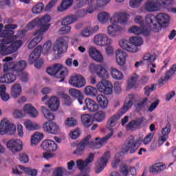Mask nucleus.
Segmentation results:
<instances>
[{"label":"nucleus","instance_id":"nucleus-1","mask_svg":"<svg viewBox=\"0 0 176 176\" xmlns=\"http://www.w3.org/2000/svg\"><path fill=\"white\" fill-rule=\"evenodd\" d=\"M17 27V25H6L5 30L0 33V42H2L4 56L17 52L23 46V41L16 40L17 36H14L13 30H16Z\"/></svg>","mask_w":176,"mask_h":176},{"label":"nucleus","instance_id":"nucleus-2","mask_svg":"<svg viewBox=\"0 0 176 176\" xmlns=\"http://www.w3.org/2000/svg\"><path fill=\"white\" fill-rule=\"evenodd\" d=\"M135 97L134 96V94H129L126 100L124 102L123 107L118 111L117 114H114L113 116H111L109 120H107V129L110 131V133H108L105 137L102 138V139H100V138H96V145H104L109 138H111L112 135H113V131L114 129L113 127H116V126H118V120L133 107V104H134V100Z\"/></svg>","mask_w":176,"mask_h":176},{"label":"nucleus","instance_id":"nucleus-3","mask_svg":"<svg viewBox=\"0 0 176 176\" xmlns=\"http://www.w3.org/2000/svg\"><path fill=\"white\" fill-rule=\"evenodd\" d=\"M50 16L45 14L41 18H35L32 20L29 24L27 25L28 30H34L35 27L38 30L34 33L35 38H34L28 44V49H33L42 41L43 38V32H46L50 28Z\"/></svg>","mask_w":176,"mask_h":176},{"label":"nucleus","instance_id":"nucleus-4","mask_svg":"<svg viewBox=\"0 0 176 176\" xmlns=\"http://www.w3.org/2000/svg\"><path fill=\"white\" fill-rule=\"evenodd\" d=\"M168 21H170V16L165 13H160L156 16L152 14L146 16V23L153 32H160L162 28L168 27Z\"/></svg>","mask_w":176,"mask_h":176},{"label":"nucleus","instance_id":"nucleus-5","mask_svg":"<svg viewBox=\"0 0 176 176\" xmlns=\"http://www.w3.org/2000/svg\"><path fill=\"white\" fill-rule=\"evenodd\" d=\"M129 15L126 12H116L110 19L111 25H109L107 28V34L110 36H116L118 32H122L123 28L118 25L117 24H127Z\"/></svg>","mask_w":176,"mask_h":176},{"label":"nucleus","instance_id":"nucleus-6","mask_svg":"<svg viewBox=\"0 0 176 176\" xmlns=\"http://www.w3.org/2000/svg\"><path fill=\"white\" fill-rule=\"evenodd\" d=\"M41 111L45 119L48 120L43 125L44 131L48 133V134H58L60 133V126L56 122H53L56 119L54 114L45 106L41 107Z\"/></svg>","mask_w":176,"mask_h":176},{"label":"nucleus","instance_id":"nucleus-7","mask_svg":"<svg viewBox=\"0 0 176 176\" xmlns=\"http://www.w3.org/2000/svg\"><path fill=\"white\" fill-rule=\"evenodd\" d=\"M16 133V126L10 123L8 119L4 118L0 122V134L1 135H5V134H9V135H13Z\"/></svg>","mask_w":176,"mask_h":176},{"label":"nucleus","instance_id":"nucleus-8","mask_svg":"<svg viewBox=\"0 0 176 176\" xmlns=\"http://www.w3.org/2000/svg\"><path fill=\"white\" fill-rule=\"evenodd\" d=\"M89 71L91 74H96L97 76L102 79H107L109 76V74L105 69V67L100 65L91 63L89 65Z\"/></svg>","mask_w":176,"mask_h":176},{"label":"nucleus","instance_id":"nucleus-9","mask_svg":"<svg viewBox=\"0 0 176 176\" xmlns=\"http://www.w3.org/2000/svg\"><path fill=\"white\" fill-rule=\"evenodd\" d=\"M94 161V153H89L88 157L84 161L83 160H78L76 161V165L78 170L81 171V173H85V171H90V167H89V164L92 163Z\"/></svg>","mask_w":176,"mask_h":176},{"label":"nucleus","instance_id":"nucleus-10","mask_svg":"<svg viewBox=\"0 0 176 176\" xmlns=\"http://www.w3.org/2000/svg\"><path fill=\"white\" fill-rule=\"evenodd\" d=\"M68 37L63 36L58 38L54 43L53 50L56 54H63L64 53V47L67 46Z\"/></svg>","mask_w":176,"mask_h":176},{"label":"nucleus","instance_id":"nucleus-11","mask_svg":"<svg viewBox=\"0 0 176 176\" xmlns=\"http://www.w3.org/2000/svg\"><path fill=\"white\" fill-rule=\"evenodd\" d=\"M69 83L73 86V87L80 89L86 86V79H85L83 76L77 74L71 77V78L69 80Z\"/></svg>","mask_w":176,"mask_h":176},{"label":"nucleus","instance_id":"nucleus-12","mask_svg":"<svg viewBox=\"0 0 176 176\" xmlns=\"http://www.w3.org/2000/svg\"><path fill=\"white\" fill-rule=\"evenodd\" d=\"M7 148L12 152V153H17L23 151V142L20 140L12 139L7 142Z\"/></svg>","mask_w":176,"mask_h":176},{"label":"nucleus","instance_id":"nucleus-13","mask_svg":"<svg viewBox=\"0 0 176 176\" xmlns=\"http://www.w3.org/2000/svg\"><path fill=\"white\" fill-rule=\"evenodd\" d=\"M109 159H111V152L107 151L104 153L103 156L98 160L97 164L99 166V168L96 170V173L97 174H100V173L107 167V164H108Z\"/></svg>","mask_w":176,"mask_h":176},{"label":"nucleus","instance_id":"nucleus-14","mask_svg":"<svg viewBox=\"0 0 176 176\" xmlns=\"http://www.w3.org/2000/svg\"><path fill=\"white\" fill-rule=\"evenodd\" d=\"M91 138V135H88L81 142L77 144L76 149L74 151V154L77 156H82L85 153V148L89 145V140Z\"/></svg>","mask_w":176,"mask_h":176},{"label":"nucleus","instance_id":"nucleus-15","mask_svg":"<svg viewBox=\"0 0 176 176\" xmlns=\"http://www.w3.org/2000/svg\"><path fill=\"white\" fill-rule=\"evenodd\" d=\"M94 41L98 46H108L112 43V40L107 34H99L95 36Z\"/></svg>","mask_w":176,"mask_h":176},{"label":"nucleus","instance_id":"nucleus-16","mask_svg":"<svg viewBox=\"0 0 176 176\" xmlns=\"http://www.w3.org/2000/svg\"><path fill=\"white\" fill-rule=\"evenodd\" d=\"M138 151V146L134 144V140H129L127 143L124 144L122 147V153H130L133 155V153H135Z\"/></svg>","mask_w":176,"mask_h":176},{"label":"nucleus","instance_id":"nucleus-17","mask_svg":"<svg viewBox=\"0 0 176 176\" xmlns=\"http://www.w3.org/2000/svg\"><path fill=\"white\" fill-rule=\"evenodd\" d=\"M146 119L144 117L137 118L135 120L129 122L126 125V128L127 130H133V129H137V127H144L146 124L145 122Z\"/></svg>","mask_w":176,"mask_h":176},{"label":"nucleus","instance_id":"nucleus-18","mask_svg":"<svg viewBox=\"0 0 176 176\" xmlns=\"http://www.w3.org/2000/svg\"><path fill=\"white\" fill-rule=\"evenodd\" d=\"M41 147L43 151H47V152H55V151H57V144L52 140H44L41 143Z\"/></svg>","mask_w":176,"mask_h":176},{"label":"nucleus","instance_id":"nucleus-19","mask_svg":"<svg viewBox=\"0 0 176 176\" xmlns=\"http://www.w3.org/2000/svg\"><path fill=\"white\" fill-rule=\"evenodd\" d=\"M85 104V105L82 107L83 111H86V109H88L89 112H97L98 111V104L93 99L86 98Z\"/></svg>","mask_w":176,"mask_h":176},{"label":"nucleus","instance_id":"nucleus-20","mask_svg":"<svg viewBox=\"0 0 176 176\" xmlns=\"http://www.w3.org/2000/svg\"><path fill=\"white\" fill-rule=\"evenodd\" d=\"M171 131V124L170 122H168L166 124V126L162 129V135L160 136L158 140L159 145H163L164 142H166L168 138V134H170Z\"/></svg>","mask_w":176,"mask_h":176},{"label":"nucleus","instance_id":"nucleus-21","mask_svg":"<svg viewBox=\"0 0 176 176\" xmlns=\"http://www.w3.org/2000/svg\"><path fill=\"white\" fill-rule=\"evenodd\" d=\"M41 53L42 45H38L32 51V52L29 56V64H30V65H32L34 63H36V60H38L39 57H41Z\"/></svg>","mask_w":176,"mask_h":176},{"label":"nucleus","instance_id":"nucleus-22","mask_svg":"<svg viewBox=\"0 0 176 176\" xmlns=\"http://www.w3.org/2000/svg\"><path fill=\"white\" fill-rule=\"evenodd\" d=\"M89 54L96 63H104V56L96 47H91L89 50Z\"/></svg>","mask_w":176,"mask_h":176},{"label":"nucleus","instance_id":"nucleus-23","mask_svg":"<svg viewBox=\"0 0 176 176\" xmlns=\"http://www.w3.org/2000/svg\"><path fill=\"white\" fill-rule=\"evenodd\" d=\"M156 3L163 8L167 9L173 13H176V8H171L173 6V0H155Z\"/></svg>","mask_w":176,"mask_h":176},{"label":"nucleus","instance_id":"nucleus-24","mask_svg":"<svg viewBox=\"0 0 176 176\" xmlns=\"http://www.w3.org/2000/svg\"><path fill=\"white\" fill-rule=\"evenodd\" d=\"M116 58L118 65H124L127 59V53L122 50L118 49L116 52Z\"/></svg>","mask_w":176,"mask_h":176},{"label":"nucleus","instance_id":"nucleus-25","mask_svg":"<svg viewBox=\"0 0 176 176\" xmlns=\"http://www.w3.org/2000/svg\"><path fill=\"white\" fill-rule=\"evenodd\" d=\"M46 104L51 111H58V109L60 108V99L56 96H52L49 99Z\"/></svg>","mask_w":176,"mask_h":176},{"label":"nucleus","instance_id":"nucleus-26","mask_svg":"<svg viewBox=\"0 0 176 176\" xmlns=\"http://www.w3.org/2000/svg\"><path fill=\"white\" fill-rule=\"evenodd\" d=\"M16 73H6L0 77V83H13L17 79Z\"/></svg>","mask_w":176,"mask_h":176},{"label":"nucleus","instance_id":"nucleus-27","mask_svg":"<svg viewBox=\"0 0 176 176\" xmlns=\"http://www.w3.org/2000/svg\"><path fill=\"white\" fill-rule=\"evenodd\" d=\"M119 45L122 49L126 50V52H129L130 53H137V48L135 46H131V44H130L127 40H120Z\"/></svg>","mask_w":176,"mask_h":176},{"label":"nucleus","instance_id":"nucleus-28","mask_svg":"<svg viewBox=\"0 0 176 176\" xmlns=\"http://www.w3.org/2000/svg\"><path fill=\"white\" fill-rule=\"evenodd\" d=\"M69 93L70 96L73 97V98L78 100L80 105L83 104V98H85V96H83V93H82V91L76 89H71L69 90Z\"/></svg>","mask_w":176,"mask_h":176},{"label":"nucleus","instance_id":"nucleus-29","mask_svg":"<svg viewBox=\"0 0 176 176\" xmlns=\"http://www.w3.org/2000/svg\"><path fill=\"white\" fill-rule=\"evenodd\" d=\"M27 65L28 63L24 60H19L16 63H14V74L20 75V72H23L27 68Z\"/></svg>","mask_w":176,"mask_h":176},{"label":"nucleus","instance_id":"nucleus-30","mask_svg":"<svg viewBox=\"0 0 176 176\" xmlns=\"http://www.w3.org/2000/svg\"><path fill=\"white\" fill-rule=\"evenodd\" d=\"M63 69V65L56 63L53 66H51L48 68H47V73L48 75H50L51 76H57L58 75V72Z\"/></svg>","mask_w":176,"mask_h":176},{"label":"nucleus","instance_id":"nucleus-31","mask_svg":"<svg viewBox=\"0 0 176 176\" xmlns=\"http://www.w3.org/2000/svg\"><path fill=\"white\" fill-rule=\"evenodd\" d=\"M24 112H26L30 118H36L39 113L35 109V107L30 104H25L23 107Z\"/></svg>","mask_w":176,"mask_h":176},{"label":"nucleus","instance_id":"nucleus-32","mask_svg":"<svg viewBox=\"0 0 176 176\" xmlns=\"http://www.w3.org/2000/svg\"><path fill=\"white\" fill-rule=\"evenodd\" d=\"M96 101L102 109H105L108 107V98L102 94L96 96Z\"/></svg>","mask_w":176,"mask_h":176},{"label":"nucleus","instance_id":"nucleus-33","mask_svg":"<svg viewBox=\"0 0 176 176\" xmlns=\"http://www.w3.org/2000/svg\"><path fill=\"white\" fill-rule=\"evenodd\" d=\"M81 122L84 127H90L93 124V119L89 114H82L81 116Z\"/></svg>","mask_w":176,"mask_h":176},{"label":"nucleus","instance_id":"nucleus-34","mask_svg":"<svg viewBox=\"0 0 176 176\" xmlns=\"http://www.w3.org/2000/svg\"><path fill=\"white\" fill-rule=\"evenodd\" d=\"M110 72L112 78L116 80H122L124 78L123 73L113 67H110Z\"/></svg>","mask_w":176,"mask_h":176},{"label":"nucleus","instance_id":"nucleus-35","mask_svg":"<svg viewBox=\"0 0 176 176\" xmlns=\"http://www.w3.org/2000/svg\"><path fill=\"white\" fill-rule=\"evenodd\" d=\"M43 140V134L39 133V132H36L35 134H34L32 136L31 138V145L36 146V145L41 142Z\"/></svg>","mask_w":176,"mask_h":176},{"label":"nucleus","instance_id":"nucleus-36","mask_svg":"<svg viewBox=\"0 0 176 176\" xmlns=\"http://www.w3.org/2000/svg\"><path fill=\"white\" fill-rule=\"evenodd\" d=\"M76 21H78V17L74 14H71L65 17L63 19L61 24L62 25H69V24H72Z\"/></svg>","mask_w":176,"mask_h":176},{"label":"nucleus","instance_id":"nucleus-37","mask_svg":"<svg viewBox=\"0 0 176 176\" xmlns=\"http://www.w3.org/2000/svg\"><path fill=\"white\" fill-rule=\"evenodd\" d=\"M129 42L131 43V45L136 47V52H138V46H141L144 43V40L141 37H131Z\"/></svg>","mask_w":176,"mask_h":176},{"label":"nucleus","instance_id":"nucleus-38","mask_svg":"<svg viewBox=\"0 0 176 176\" xmlns=\"http://www.w3.org/2000/svg\"><path fill=\"white\" fill-rule=\"evenodd\" d=\"M21 94V85L14 84L11 88V96L13 98H17Z\"/></svg>","mask_w":176,"mask_h":176},{"label":"nucleus","instance_id":"nucleus-39","mask_svg":"<svg viewBox=\"0 0 176 176\" xmlns=\"http://www.w3.org/2000/svg\"><path fill=\"white\" fill-rule=\"evenodd\" d=\"M145 9L146 10H148V12H157V10H159V7L156 6L155 1L148 0L145 3Z\"/></svg>","mask_w":176,"mask_h":176},{"label":"nucleus","instance_id":"nucleus-40","mask_svg":"<svg viewBox=\"0 0 176 176\" xmlns=\"http://www.w3.org/2000/svg\"><path fill=\"white\" fill-rule=\"evenodd\" d=\"M72 3H74V0H63L60 3V6L58 8V12L67 10L68 8L72 6Z\"/></svg>","mask_w":176,"mask_h":176},{"label":"nucleus","instance_id":"nucleus-41","mask_svg":"<svg viewBox=\"0 0 176 176\" xmlns=\"http://www.w3.org/2000/svg\"><path fill=\"white\" fill-rule=\"evenodd\" d=\"M110 17L111 15H109V13L103 12L98 15V20L99 23H101L102 24H106V23H108L109 21Z\"/></svg>","mask_w":176,"mask_h":176},{"label":"nucleus","instance_id":"nucleus-42","mask_svg":"<svg viewBox=\"0 0 176 176\" xmlns=\"http://www.w3.org/2000/svg\"><path fill=\"white\" fill-rule=\"evenodd\" d=\"M106 117L107 115L105 114V112L102 111H98L94 115V120H96V122H98L99 123L104 122Z\"/></svg>","mask_w":176,"mask_h":176},{"label":"nucleus","instance_id":"nucleus-43","mask_svg":"<svg viewBox=\"0 0 176 176\" xmlns=\"http://www.w3.org/2000/svg\"><path fill=\"white\" fill-rule=\"evenodd\" d=\"M85 96H90V97H96L97 96V89L94 87L87 86L85 88Z\"/></svg>","mask_w":176,"mask_h":176},{"label":"nucleus","instance_id":"nucleus-44","mask_svg":"<svg viewBox=\"0 0 176 176\" xmlns=\"http://www.w3.org/2000/svg\"><path fill=\"white\" fill-rule=\"evenodd\" d=\"M113 92V85H112V82L107 80V83H106V87H104V89L102 93L106 96H110V94H112Z\"/></svg>","mask_w":176,"mask_h":176},{"label":"nucleus","instance_id":"nucleus-45","mask_svg":"<svg viewBox=\"0 0 176 176\" xmlns=\"http://www.w3.org/2000/svg\"><path fill=\"white\" fill-rule=\"evenodd\" d=\"M4 72H13L14 74V62H8L3 65Z\"/></svg>","mask_w":176,"mask_h":176},{"label":"nucleus","instance_id":"nucleus-46","mask_svg":"<svg viewBox=\"0 0 176 176\" xmlns=\"http://www.w3.org/2000/svg\"><path fill=\"white\" fill-rule=\"evenodd\" d=\"M43 9H45V4H43V3H38L32 8V12L34 14H39Z\"/></svg>","mask_w":176,"mask_h":176},{"label":"nucleus","instance_id":"nucleus-47","mask_svg":"<svg viewBox=\"0 0 176 176\" xmlns=\"http://www.w3.org/2000/svg\"><path fill=\"white\" fill-rule=\"evenodd\" d=\"M156 60V56L154 55H152L151 54H146L143 57V61L147 64V65H149V64H152L153 61Z\"/></svg>","mask_w":176,"mask_h":176},{"label":"nucleus","instance_id":"nucleus-48","mask_svg":"<svg viewBox=\"0 0 176 176\" xmlns=\"http://www.w3.org/2000/svg\"><path fill=\"white\" fill-rule=\"evenodd\" d=\"M138 75L135 74V76H132L127 82V87L128 89H133L135 86V83H137V80H138Z\"/></svg>","mask_w":176,"mask_h":176},{"label":"nucleus","instance_id":"nucleus-49","mask_svg":"<svg viewBox=\"0 0 176 176\" xmlns=\"http://www.w3.org/2000/svg\"><path fill=\"white\" fill-rule=\"evenodd\" d=\"M66 127H75L78 124V121L74 118H67L65 121Z\"/></svg>","mask_w":176,"mask_h":176},{"label":"nucleus","instance_id":"nucleus-50","mask_svg":"<svg viewBox=\"0 0 176 176\" xmlns=\"http://www.w3.org/2000/svg\"><path fill=\"white\" fill-rule=\"evenodd\" d=\"M145 0H130L129 1V6L132 8V9H138L141 6V3H142Z\"/></svg>","mask_w":176,"mask_h":176},{"label":"nucleus","instance_id":"nucleus-51","mask_svg":"<svg viewBox=\"0 0 176 176\" xmlns=\"http://www.w3.org/2000/svg\"><path fill=\"white\" fill-rule=\"evenodd\" d=\"M166 168V166L163 165L162 163L156 164L153 166V173H160Z\"/></svg>","mask_w":176,"mask_h":176},{"label":"nucleus","instance_id":"nucleus-52","mask_svg":"<svg viewBox=\"0 0 176 176\" xmlns=\"http://www.w3.org/2000/svg\"><path fill=\"white\" fill-rule=\"evenodd\" d=\"M64 171H65V168L61 166H58L54 170L52 176H63Z\"/></svg>","mask_w":176,"mask_h":176},{"label":"nucleus","instance_id":"nucleus-53","mask_svg":"<svg viewBox=\"0 0 176 176\" xmlns=\"http://www.w3.org/2000/svg\"><path fill=\"white\" fill-rule=\"evenodd\" d=\"M129 32H132V34H135V35H140L144 31L142 30V28H138V26H133L129 29Z\"/></svg>","mask_w":176,"mask_h":176},{"label":"nucleus","instance_id":"nucleus-54","mask_svg":"<svg viewBox=\"0 0 176 176\" xmlns=\"http://www.w3.org/2000/svg\"><path fill=\"white\" fill-rule=\"evenodd\" d=\"M108 80H102L96 85V88L100 93H103Z\"/></svg>","mask_w":176,"mask_h":176},{"label":"nucleus","instance_id":"nucleus-55","mask_svg":"<svg viewBox=\"0 0 176 176\" xmlns=\"http://www.w3.org/2000/svg\"><path fill=\"white\" fill-rule=\"evenodd\" d=\"M60 96L64 100L65 105H67L68 107H69V105L72 104V100L71 99V96L64 93H61Z\"/></svg>","mask_w":176,"mask_h":176},{"label":"nucleus","instance_id":"nucleus-56","mask_svg":"<svg viewBox=\"0 0 176 176\" xmlns=\"http://www.w3.org/2000/svg\"><path fill=\"white\" fill-rule=\"evenodd\" d=\"M91 35H93V33H91L90 27L84 28L81 32V36H83V38H89V36H91Z\"/></svg>","mask_w":176,"mask_h":176},{"label":"nucleus","instance_id":"nucleus-57","mask_svg":"<svg viewBox=\"0 0 176 176\" xmlns=\"http://www.w3.org/2000/svg\"><path fill=\"white\" fill-rule=\"evenodd\" d=\"M52 43L51 41H47L43 46H41V52H44V53H47L50 49H52Z\"/></svg>","mask_w":176,"mask_h":176},{"label":"nucleus","instance_id":"nucleus-58","mask_svg":"<svg viewBox=\"0 0 176 176\" xmlns=\"http://www.w3.org/2000/svg\"><path fill=\"white\" fill-rule=\"evenodd\" d=\"M154 90H156L155 85H152L151 87L146 86L144 87V94L147 96V97H149V96H151V93H152V91H154Z\"/></svg>","mask_w":176,"mask_h":176},{"label":"nucleus","instance_id":"nucleus-59","mask_svg":"<svg viewBox=\"0 0 176 176\" xmlns=\"http://www.w3.org/2000/svg\"><path fill=\"white\" fill-rule=\"evenodd\" d=\"M148 98H143L139 103H137L136 109H142V108H144V107L148 104Z\"/></svg>","mask_w":176,"mask_h":176},{"label":"nucleus","instance_id":"nucleus-60","mask_svg":"<svg viewBox=\"0 0 176 176\" xmlns=\"http://www.w3.org/2000/svg\"><path fill=\"white\" fill-rule=\"evenodd\" d=\"M154 136H155L154 133H150L147 134L146 136L143 140L144 144V145L149 144V142H151V141H152V138H153Z\"/></svg>","mask_w":176,"mask_h":176},{"label":"nucleus","instance_id":"nucleus-61","mask_svg":"<svg viewBox=\"0 0 176 176\" xmlns=\"http://www.w3.org/2000/svg\"><path fill=\"white\" fill-rule=\"evenodd\" d=\"M68 75V70H62L59 74H56V77L58 79H61L60 82H64L65 79V76Z\"/></svg>","mask_w":176,"mask_h":176},{"label":"nucleus","instance_id":"nucleus-62","mask_svg":"<svg viewBox=\"0 0 176 176\" xmlns=\"http://www.w3.org/2000/svg\"><path fill=\"white\" fill-rule=\"evenodd\" d=\"M129 166L127 164H124L120 166V173L123 175H127V173H129Z\"/></svg>","mask_w":176,"mask_h":176},{"label":"nucleus","instance_id":"nucleus-63","mask_svg":"<svg viewBox=\"0 0 176 176\" xmlns=\"http://www.w3.org/2000/svg\"><path fill=\"white\" fill-rule=\"evenodd\" d=\"M71 26L68 25H65V26L62 27L59 30V32H60V34H69V32H71Z\"/></svg>","mask_w":176,"mask_h":176},{"label":"nucleus","instance_id":"nucleus-64","mask_svg":"<svg viewBox=\"0 0 176 176\" xmlns=\"http://www.w3.org/2000/svg\"><path fill=\"white\" fill-rule=\"evenodd\" d=\"M114 90L116 94H120L122 93V84L119 81L115 82Z\"/></svg>","mask_w":176,"mask_h":176}]
</instances>
